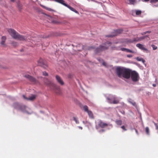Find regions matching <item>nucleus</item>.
I'll list each match as a JSON object with an SVG mask.
<instances>
[{
	"label": "nucleus",
	"mask_w": 158,
	"mask_h": 158,
	"mask_svg": "<svg viewBox=\"0 0 158 158\" xmlns=\"http://www.w3.org/2000/svg\"><path fill=\"white\" fill-rule=\"evenodd\" d=\"M152 85L154 87H155L156 86V85L155 84H153Z\"/></svg>",
	"instance_id": "nucleus-42"
},
{
	"label": "nucleus",
	"mask_w": 158,
	"mask_h": 158,
	"mask_svg": "<svg viewBox=\"0 0 158 158\" xmlns=\"http://www.w3.org/2000/svg\"><path fill=\"white\" fill-rule=\"evenodd\" d=\"M126 52H130V53H134V52L133 51H132V50H130L129 49H127Z\"/></svg>",
	"instance_id": "nucleus-28"
},
{
	"label": "nucleus",
	"mask_w": 158,
	"mask_h": 158,
	"mask_svg": "<svg viewBox=\"0 0 158 158\" xmlns=\"http://www.w3.org/2000/svg\"><path fill=\"white\" fill-rule=\"evenodd\" d=\"M38 64L39 66H42L44 64L43 60L42 59H40L38 61Z\"/></svg>",
	"instance_id": "nucleus-18"
},
{
	"label": "nucleus",
	"mask_w": 158,
	"mask_h": 158,
	"mask_svg": "<svg viewBox=\"0 0 158 158\" xmlns=\"http://www.w3.org/2000/svg\"><path fill=\"white\" fill-rule=\"evenodd\" d=\"M62 4L67 7L69 8L70 10L75 12L76 13L79 14L78 12L76 10H75L74 9L72 8V7H71L70 6L67 5L66 3H65L64 1V2H62Z\"/></svg>",
	"instance_id": "nucleus-11"
},
{
	"label": "nucleus",
	"mask_w": 158,
	"mask_h": 158,
	"mask_svg": "<svg viewBox=\"0 0 158 158\" xmlns=\"http://www.w3.org/2000/svg\"><path fill=\"white\" fill-rule=\"evenodd\" d=\"M130 77L132 81L134 82L138 81L139 78L138 73L135 71H131Z\"/></svg>",
	"instance_id": "nucleus-4"
},
{
	"label": "nucleus",
	"mask_w": 158,
	"mask_h": 158,
	"mask_svg": "<svg viewBox=\"0 0 158 158\" xmlns=\"http://www.w3.org/2000/svg\"><path fill=\"white\" fill-rule=\"evenodd\" d=\"M129 102L131 103L133 105L135 106V103L134 101H129Z\"/></svg>",
	"instance_id": "nucleus-31"
},
{
	"label": "nucleus",
	"mask_w": 158,
	"mask_h": 158,
	"mask_svg": "<svg viewBox=\"0 0 158 158\" xmlns=\"http://www.w3.org/2000/svg\"><path fill=\"white\" fill-rule=\"evenodd\" d=\"M115 123L117 125H121L122 123V121L121 120H117L115 121Z\"/></svg>",
	"instance_id": "nucleus-22"
},
{
	"label": "nucleus",
	"mask_w": 158,
	"mask_h": 158,
	"mask_svg": "<svg viewBox=\"0 0 158 158\" xmlns=\"http://www.w3.org/2000/svg\"><path fill=\"white\" fill-rule=\"evenodd\" d=\"M148 37V35H146L145 36H143V37H140L139 38H136V39L134 40V41H141V40L144 39L145 38H146V37Z\"/></svg>",
	"instance_id": "nucleus-17"
},
{
	"label": "nucleus",
	"mask_w": 158,
	"mask_h": 158,
	"mask_svg": "<svg viewBox=\"0 0 158 158\" xmlns=\"http://www.w3.org/2000/svg\"><path fill=\"white\" fill-rule=\"evenodd\" d=\"M43 75H44V76H47L48 75V73L45 72H43Z\"/></svg>",
	"instance_id": "nucleus-34"
},
{
	"label": "nucleus",
	"mask_w": 158,
	"mask_h": 158,
	"mask_svg": "<svg viewBox=\"0 0 158 158\" xmlns=\"http://www.w3.org/2000/svg\"><path fill=\"white\" fill-rule=\"evenodd\" d=\"M127 48H118V49H117L118 50H121L122 51H126Z\"/></svg>",
	"instance_id": "nucleus-24"
},
{
	"label": "nucleus",
	"mask_w": 158,
	"mask_h": 158,
	"mask_svg": "<svg viewBox=\"0 0 158 158\" xmlns=\"http://www.w3.org/2000/svg\"><path fill=\"white\" fill-rule=\"evenodd\" d=\"M14 106L15 108L17 109L18 110H22L24 113H27L28 114H30L31 113H29L27 111V108L24 106H21L17 103H15L14 104Z\"/></svg>",
	"instance_id": "nucleus-5"
},
{
	"label": "nucleus",
	"mask_w": 158,
	"mask_h": 158,
	"mask_svg": "<svg viewBox=\"0 0 158 158\" xmlns=\"http://www.w3.org/2000/svg\"><path fill=\"white\" fill-rule=\"evenodd\" d=\"M121 128L124 131H126L127 130V129L125 128V127L124 126H121Z\"/></svg>",
	"instance_id": "nucleus-33"
},
{
	"label": "nucleus",
	"mask_w": 158,
	"mask_h": 158,
	"mask_svg": "<svg viewBox=\"0 0 158 158\" xmlns=\"http://www.w3.org/2000/svg\"><path fill=\"white\" fill-rule=\"evenodd\" d=\"M96 123V127L97 129H98L99 127L104 128L109 125L108 124L103 122L101 120H97Z\"/></svg>",
	"instance_id": "nucleus-7"
},
{
	"label": "nucleus",
	"mask_w": 158,
	"mask_h": 158,
	"mask_svg": "<svg viewBox=\"0 0 158 158\" xmlns=\"http://www.w3.org/2000/svg\"><path fill=\"white\" fill-rule=\"evenodd\" d=\"M103 64L106 66V63H105V62H103V63H102Z\"/></svg>",
	"instance_id": "nucleus-40"
},
{
	"label": "nucleus",
	"mask_w": 158,
	"mask_h": 158,
	"mask_svg": "<svg viewBox=\"0 0 158 158\" xmlns=\"http://www.w3.org/2000/svg\"><path fill=\"white\" fill-rule=\"evenodd\" d=\"M73 120L76 122V123H79V122L78 120V118H77L75 117H74L73 118Z\"/></svg>",
	"instance_id": "nucleus-25"
},
{
	"label": "nucleus",
	"mask_w": 158,
	"mask_h": 158,
	"mask_svg": "<svg viewBox=\"0 0 158 158\" xmlns=\"http://www.w3.org/2000/svg\"><path fill=\"white\" fill-rule=\"evenodd\" d=\"M135 132H136V133L137 135H138V132L137 130L136 129H135Z\"/></svg>",
	"instance_id": "nucleus-39"
},
{
	"label": "nucleus",
	"mask_w": 158,
	"mask_h": 158,
	"mask_svg": "<svg viewBox=\"0 0 158 158\" xmlns=\"http://www.w3.org/2000/svg\"><path fill=\"white\" fill-rule=\"evenodd\" d=\"M111 43L107 42L103 45H101L96 49V52H98L102 50L107 49L110 45Z\"/></svg>",
	"instance_id": "nucleus-3"
},
{
	"label": "nucleus",
	"mask_w": 158,
	"mask_h": 158,
	"mask_svg": "<svg viewBox=\"0 0 158 158\" xmlns=\"http://www.w3.org/2000/svg\"><path fill=\"white\" fill-rule=\"evenodd\" d=\"M40 6L43 8H44V9H46V10H48V11H53V10L52 9H51V8H50L47 7H46V6H43V5H41Z\"/></svg>",
	"instance_id": "nucleus-20"
},
{
	"label": "nucleus",
	"mask_w": 158,
	"mask_h": 158,
	"mask_svg": "<svg viewBox=\"0 0 158 158\" xmlns=\"http://www.w3.org/2000/svg\"><path fill=\"white\" fill-rule=\"evenodd\" d=\"M110 125V126H111V127H112V125L111 124H110V125Z\"/></svg>",
	"instance_id": "nucleus-45"
},
{
	"label": "nucleus",
	"mask_w": 158,
	"mask_h": 158,
	"mask_svg": "<svg viewBox=\"0 0 158 158\" xmlns=\"http://www.w3.org/2000/svg\"><path fill=\"white\" fill-rule=\"evenodd\" d=\"M83 108L84 111L85 112H86L87 113L89 116L90 118H93V114L92 112L90 110H88V107L87 106L85 105L83 107Z\"/></svg>",
	"instance_id": "nucleus-9"
},
{
	"label": "nucleus",
	"mask_w": 158,
	"mask_h": 158,
	"mask_svg": "<svg viewBox=\"0 0 158 158\" xmlns=\"http://www.w3.org/2000/svg\"><path fill=\"white\" fill-rule=\"evenodd\" d=\"M107 102L110 103L114 104H117L118 103L119 100L114 96L110 95L109 97L106 98Z\"/></svg>",
	"instance_id": "nucleus-2"
},
{
	"label": "nucleus",
	"mask_w": 158,
	"mask_h": 158,
	"mask_svg": "<svg viewBox=\"0 0 158 158\" xmlns=\"http://www.w3.org/2000/svg\"><path fill=\"white\" fill-rule=\"evenodd\" d=\"M136 59L137 60L139 61H142L143 62H144L145 61L144 60H143V59L139 58L138 57L136 58Z\"/></svg>",
	"instance_id": "nucleus-26"
},
{
	"label": "nucleus",
	"mask_w": 158,
	"mask_h": 158,
	"mask_svg": "<svg viewBox=\"0 0 158 158\" xmlns=\"http://www.w3.org/2000/svg\"><path fill=\"white\" fill-rule=\"evenodd\" d=\"M158 2V0H151L150 2L151 3H155Z\"/></svg>",
	"instance_id": "nucleus-32"
},
{
	"label": "nucleus",
	"mask_w": 158,
	"mask_h": 158,
	"mask_svg": "<svg viewBox=\"0 0 158 158\" xmlns=\"http://www.w3.org/2000/svg\"><path fill=\"white\" fill-rule=\"evenodd\" d=\"M122 31H123L122 30L118 29V30L115 31V32L116 33V34H115L114 35H108L107 36H106L108 37H112L113 36H115L116 35H117L118 34L121 33Z\"/></svg>",
	"instance_id": "nucleus-15"
},
{
	"label": "nucleus",
	"mask_w": 158,
	"mask_h": 158,
	"mask_svg": "<svg viewBox=\"0 0 158 158\" xmlns=\"http://www.w3.org/2000/svg\"><path fill=\"white\" fill-rule=\"evenodd\" d=\"M136 46L141 50L146 51L147 52H148V49L144 47V45L140 44H136Z\"/></svg>",
	"instance_id": "nucleus-10"
},
{
	"label": "nucleus",
	"mask_w": 158,
	"mask_h": 158,
	"mask_svg": "<svg viewBox=\"0 0 158 158\" xmlns=\"http://www.w3.org/2000/svg\"><path fill=\"white\" fill-rule=\"evenodd\" d=\"M23 97L25 99L28 100V98H26L24 95H23Z\"/></svg>",
	"instance_id": "nucleus-38"
},
{
	"label": "nucleus",
	"mask_w": 158,
	"mask_h": 158,
	"mask_svg": "<svg viewBox=\"0 0 158 158\" xmlns=\"http://www.w3.org/2000/svg\"><path fill=\"white\" fill-rule=\"evenodd\" d=\"M135 11L136 15H139L141 13V11L140 10H136Z\"/></svg>",
	"instance_id": "nucleus-23"
},
{
	"label": "nucleus",
	"mask_w": 158,
	"mask_h": 158,
	"mask_svg": "<svg viewBox=\"0 0 158 158\" xmlns=\"http://www.w3.org/2000/svg\"><path fill=\"white\" fill-rule=\"evenodd\" d=\"M36 96L34 95H32L28 98V100L32 101L35 99Z\"/></svg>",
	"instance_id": "nucleus-19"
},
{
	"label": "nucleus",
	"mask_w": 158,
	"mask_h": 158,
	"mask_svg": "<svg viewBox=\"0 0 158 158\" xmlns=\"http://www.w3.org/2000/svg\"><path fill=\"white\" fill-rule=\"evenodd\" d=\"M102 131H103V130H102Z\"/></svg>",
	"instance_id": "nucleus-46"
},
{
	"label": "nucleus",
	"mask_w": 158,
	"mask_h": 158,
	"mask_svg": "<svg viewBox=\"0 0 158 158\" xmlns=\"http://www.w3.org/2000/svg\"><path fill=\"white\" fill-rule=\"evenodd\" d=\"M151 32V31H146V32H145L143 33V34H147V33H150Z\"/></svg>",
	"instance_id": "nucleus-36"
},
{
	"label": "nucleus",
	"mask_w": 158,
	"mask_h": 158,
	"mask_svg": "<svg viewBox=\"0 0 158 158\" xmlns=\"http://www.w3.org/2000/svg\"><path fill=\"white\" fill-rule=\"evenodd\" d=\"M11 2H14L15 1V0H10Z\"/></svg>",
	"instance_id": "nucleus-43"
},
{
	"label": "nucleus",
	"mask_w": 158,
	"mask_h": 158,
	"mask_svg": "<svg viewBox=\"0 0 158 158\" xmlns=\"http://www.w3.org/2000/svg\"><path fill=\"white\" fill-rule=\"evenodd\" d=\"M127 56L128 57H129V58H131V57L132 56V55H127Z\"/></svg>",
	"instance_id": "nucleus-37"
},
{
	"label": "nucleus",
	"mask_w": 158,
	"mask_h": 158,
	"mask_svg": "<svg viewBox=\"0 0 158 158\" xmlns=\"http://www.w3.org/2000/svg\"><path fill=\"white\" fill-rule=\"evenodd\" d=\"M8 31L13 38L17 39V37L18 33L16 32L15 30L12 29H9L8 30Z\"/></svg>",
	"instance_id": "nucleus-8"
},
{
	"label": "nucleus",
	"mask_w": 158,
	"mask_h": 158,
	"mask_svg": "<svg viewBox=\"0 0 158 158\" xmlns=\"http://www.w3.org/2000/svg\"><path fill=\"white\" fill-rule=\"evenodd\" d=\"M25 77L32 82H35L36 81V79L35 78L29 75H26Z\"/></svg>",
	"instance_id": "nucleus-12"
},
{
	"label": "nucleus",
	"mask_w": 158,
	"mask_h": 158,
	"mask_svg": "<svg viewBox=\"0 0 158 158\" xmlns=\"http://www.w3.org/2000/svg\"><path fill=\"white\" fill-rule=\"evenodd\" d=\"M14 46H16L18 45V43L16 42H13L11 43Z\"/></svg>",
	"instance_id": "nucleus-29"
},
{
	"label": "nucleus",
	"mask_w": 158,
	"mask_h": 158,
	"mask_svg": "<svg viewBox=\"0 0 158 158\" xmlns=\"http://www.w3.org/2000/svg\"><path fill=\"white\" fill-rule=\"evenodd\" d=\"M17 39L20 40H25L27 39V37L26 36H24L23 35H20L18 34L17 37Z\"/></svg>",
	"instance_id": "nucleus-13"
},
{
	"label": "nucleus",
	"mask_w": 158,
	"mask_h": 158,
	"mask_svg": "<svg viewBox=\"0 0 158 158\" xmlns=\"http://www.w3.org/2000/svg\"><path fill=\"white\" fill-rule=\"evenodd\" d=\"M151 46L152 48L153 49V50H155L157 48V46L154 44H152L151 45Z\"/></svg>",
	"instance_id": "nucleus-27"
},
{
	"label": "nucleus",
	"mask_w": 158,
	"mask_h": 158,
	"mask_svg": "<svg viewBox=\"0 0 158 158\" xmlns=\"http://www.w3.org/2000/svg\"><path fill=\"white\" fill-rule=\"evenodd\" d=\"M154 125L156 127V129L158 130V125H157V124L154 123Z\"/></svg>",
	"instance_id": "nucleus-35"
},
{
	"label": "nucleus",
	"mask_w": 158,
	"mask_h": 158,
	"mask_svg": "<svg viewBox=\"0 0 158 158\" xmlns=\"http://www.w3.org/2000/svg\"><path fill=\"white\" fill-rule=\"evenodd\" d=\"M145 131L146 133L148 134H149V129L148 127H147L145 128Z\"/></svg>",
	"instance_id": "nucleus-30"
},
{
	"label": "nucleus",
	"mask_w": 158,
	"mask_h": 158,
	"mask_svg": "<svg viewBox=\"0 0 158 158\" xmlns=\"http://www.w3.org/2000/svg\"><path fill=\"white\" fill-rule=\"evenodd\" d=\"M131 71L129 69L121 67H118L116 69V74L119 77L126 79L130 78Z\"/></svg>",
	"instance_id": "nucleus-1"
},
{
	"label": "nucleus",
	"mask_w": 158,
	"mask_h": 158,
	"mask_svg": "<svg viewBox=\"0 0 158 158\" xmlns=\"http://www.w3.org/2000/svg\"><path fill=\"white\" fill-rule=\"evenodd\" d=\"M56 80L61 85H63L64 84V83L63 81L59 76H56Z\"/></svg>",
	"instance_id": "nucleus-14"
},
{
	"label": "nucleus",
	"mask_w": 158,
	"mask_h": 158,
	"mask_svg": "<svg viewBox=\"0 0 158 158\" xmlns=\"http://www.w3.org/2000/svg\"><path fill=\"white\" fill-rule=\"evenodd\" d=\"M46 81H45V83L48 85L50 86L52 89L54 90H57L58 91L60 90V88L59 86H57L48 80Z\"/></svg>",
	"instance_id": "nucleus-6"
},
{
	"label": "nucleus",
	"mask_w": 158,
	"mask_h": 158,
	"mask_svg": "<svg viewBox=\"0 0 158 158\" xmlns=\"http://www.w3.org/2000/svg\"><path fill=\"white\" fill-rule=\"evenodd\" d=\"M149 0H143V1L144 2H147Z\"/></svg>",
	"instance_id": "nucleus-41"
},
{
	"label": "nucleus",
	"mask_w": 158,
	"mask_h": 158,
	"mask_svg": "<svg viewBox=\"0 0 158 158\" xmlns=\"http://www.w3.org/2000/svg\"><path fill=\"white\" fill-rule=\"evenodd\" d=\"M128 3L130 4H134L136 2L135 0H128Z\"/></svg>",
	"instance_id": "nucleus-21"
},
{
	"label": "nucleus",
	"mask_w": 158,
	"mask_h": 158,
	"mask_svg": "<svg viewBox=\"0 0 158 158\" xmlns=\"http://www.w3.org/2000/svg\"><path fill=\"white\" fill-rule=\"evenodd\" d=\"M79 127V128L81 129H82V127Z\"/></svg>",
	"instance_id": "nucleus-44"
},
{
	"label": "nucleus",
	"mask_w": 158,
	"mask_h": 158,
	"mask_svg": "<svg viewBox=\"0 0 158 158\" xmlns=\"http://www.w3.org/2000/svg\"><path fill=\"white\" fill-rule=\"evenodd\" d=\"M6 40V37L5 36H2L1 38V44L2 45H5V43Z\"/></svg>",
	"instance_id": "nucleus-16"
}]
</instances>
